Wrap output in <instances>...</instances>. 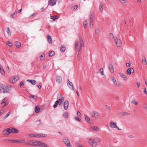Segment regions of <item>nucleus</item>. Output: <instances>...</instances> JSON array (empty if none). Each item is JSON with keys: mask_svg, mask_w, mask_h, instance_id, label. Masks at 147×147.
Instances as JSON below:
<instances>
[{"mask_svg": "<svg viewBox=\"0 0 147 147\" xmlns=\"http://www.w3.org/2000/svg\"><path fill=\"white\" fill-rule=\"evenodd\" d=\"M9 91V87L5 85L0 84V93H7Z\"/></svg>", "mask_w": 147, "mask_h": 147, "instance_id": "nucleus-1", "label": "nucleus"}, {"mask_svg": "<svg viewBox=\"0 0 147 147\" xmlns=\"http://www.w3.org/2000/svg\"><path fill=\"white\" fill-rule=\"evenodd\" d=\"M88 143L92 147H96L97 146V142L95 139H90Z\"/></svg>", "mask_w": 147, "mask_h": 147, "instance_id": "nucleus-2", "label": "nucleus"}, {"mask_svg": "<svg viewBox=\"0 0 147 147\" xmlns=\"http://www.w3.org/2000/svg\"><path fill=\"white\" fill-rule=\"evenodd\" d=\"M63 142L67 147H72L70 144L69 140L67 138H65L63 139Z\"/></svg>", "mask_w": 147, "mask_h": 147, "instance_id": "nucleus-3", "label": "nucleus"}, {"mask_svg": "<svg viewBox=\"0 0 147 147\" xmlns=\"http://www.w3.org/2000/svg\"><path fill=\"white\" fill-rule=\"evenodd\" d=\"M66 82L67 86L71 89L73 91H74V88L72 83L70 82L68 79H67Z\"/></svg>", "mask_w": 147, "mask_h": 147, "instance_id": "nucleus-4", "label": "nucleus"}, {"mask_svg": "<svg viewBox=\"0 0 147 147\" xmlns=\"http://www.w3.org/2000/svg\"><path fill=\"white\" fill-rule=\"evenodd\" d=\"M115 42L117 47H120L122 45V43L121 40L116 37V38L115 40Z\"/></svg>", "mask_w": 147, "mask_h": 147, "instance_id": "nucleus-5", "label": "nucleus"}, {"mask_svg": "<svg viewBox=\"0 0 147 147\" xmlns=\"http://www.w3.org/2000/svg\"><path fill=\"white\" fill-rule=\"evenodd\" d=\"M10 142H11L13 143H24L25 142V140H10Z\"/></svg>", "mask_w": 147, "mask_h": 147, "instance_id": "nucleus-6", "label": "nucleus"}, {"mask_svg": "<svg viewBox=\"0 0 147 147\" xmlns=\"http://www.w3.org/2000/svg\"><path fill=\"white\" fill-rule=\"evenodd\" d=\"M19 132V130L14 128H10V133H16Z\"/></svg>", "mask_w": 147, "mask_h": 147, "instance_id": "nucleus-7", "label": "nucleus"}, {"mask_svg": "<svg viewBox=\"0 0 147 147\" xmlns=\"http://www.w3.org/2000/svg\"><path fill=\"white\" fill-rule=\"evenodd\" d=\"M58 95H59L60 96L59 98L58 97L57 98L59 99L58 100L59 101V105H60L62 104V102L64 100V98L62 95L59 94Z\"/></svg>", "mask_w": 147, "mask_h": 147, "instance_id": "nucleus-8", "label": "nucleus"}, {"mask_svg": "<svg viewBox=\"0 0 147 147\" xmlns=\"http://www.w3.org/2000/svg\"><path fill=\"white\" fill-rule=\"evenodd\" d=\"M79 40L80 43V47L79 51H80L82 47L84 46V43L83 42V39L82 37H80Z\"/></svg>", "mask_w": 147, "mask_h": 147, "instance_id": "nucleus-9", "label": "nucleus"}, {"mask_svg": "<svg viewBox=\"0 0 147 147\" xmlns=\"http://www.w3.org/2000/svg\"><path fill=\"white\" fill-rule=\"evenodd\" d=\"M110 126L112 128H115L117 127V123L115 122L111 121L109 123Z\"/></svg>", "mask_w": 147, "mask_h": 147, "instance_id": "nucleus-10", "label": "nucleus"}, {"mask_svg": "<svg viewBox=\"0 0 147 147\" xmlns=\"http://www.w3.org/2000/svg\"><path fill=\"white\" fill-rule=\"evenodd\" d=\"M3 134L5 136H7L9 134V128L5 129L3 131Z\"/></svg>", "mask_w": 147, "mask_h": 147, "instance_id": "nucleus-11", "label": "nucleus"}, {"mask_svg": "<svg viewBox=\"0 0 147 147\" xmlns=\"http://www.w3.org/2000/svg\"><path fill=\"white\" fill-rule=\"evenodd\" d=\"M134 70L132 68H129L127 70V73L128 75H130L134 73Z\"/></svg>", "mask_w": 147, "mask_h": 147, "instance_id": "nucleus-12", "label": "nucleus"}, {"mask_svg": "<svg viewBox=\"0 0 147 147\" xmlns=\"http://www.w3.org/2000/svg\"><path fill=\"white\" fill-rule=\"evenodd\" d=\"M40 142V141H34L33 140L32 146H39Z\"/></svg>", "mask_w": 147, "mask_h": 147, "instance_id": "nucleus-13", "label": "nucleus"}, {"mask_svg": "<svg viewBox=\"0 0 147 147\" xmlns=\"http://www.w3.org/2000/svg\"><path fill=\"white\" fill-rule=\"evenodd\" d=\"M56 3V1L55 0H49L48 1V5L53 6Z\"/></svg>", "mask_w": 147, "mask_h": 147, "instance_id": "nucleus-14", "label": "nucleus"}, {"mask_svg": "<svg viewBox=\"0 0 147 147\" xmlns=\"http://www.w3.org/2000/svg\"><path fill=\"white\" fill-rule=\"evenodd\" d=\"M69 106V102L68 101L66 100H65L64 103V109L66 110L67 109Z\"/></svg>", "mask_w": 147, "mask_h": 147, "instance_id": "nucleus-15", "label": "nucleus"}, {"mask_svg": "<svg viewBox=\"0 0 147 147\" xmlns=\"http://www.w3.org/2000/svg\"><path fill=\"white\" fill-rule=\"evenodd\" d=\"M55 79L56 82L58 84L62 82V78L60 76H57Z\"/></svg>", "mask_w": 147, "mask_h": 147, "instance_id": "nucleus-16", "label": "nucleus"}, {"mask_svg": "<svg viewBox=\"0 0 147 147\" xmlns=\"http://www.w3.org/2000/svg\"><path fill=\"white\" fill-rule=\"evenodd\" d=\"M108 67L110 71L112 73H113L114 72V70L113 65L111 64H110Z\"/></svg>", "mask_w": 147, "mask_h": 147, "instance_id": "nucleus-17", "label": "nucleus"}, {"mask_svg": "<svg viewBox=\"0 0 147 147\" xmlns=\"http://www.w3.org/2000/svg\"><path fill=\"white\" fill-rule=\"evenodd\" d=\"M19 79V77L18 76H16L13 78L12 83H14L16 82Z\"/></svg>", "mask_w": 147, "mask_h": 147, "instance_id": "nucleus-18", "label": "nucleus"}, {"mask_svg": "<svg viewBox=\"0 0 147 147\" xmlns=\"http://www.w3.org/2000/svg\"><path fill=\"white\" fill-rule=\"evenodd\" d=\"M27 81L29 82L33 85H35L36 83V81L34 80H27Z\"/></svg>", "mask_w": 147, "mask_h": 147, "instance_id": "nucleus-19", "label": "nucleus"}, {"mask_svg": "<svg viewBox=\"0 0 147 147\" xmlns=\"http://www.w3.org/2000/svg\"><path fill=\"white\" fill-rule=\"evenodd\" d=\"M39 146L41 147H49V146L46 144L43 143L42 142L40 141Z\"/></svg>", "mask_w": 147, "mask_h": 147, "instance_id": "nucleus-20", "label": "nucleus"}, {"mask_svg": "<svg viewBox=\"0 0 147 147\" xmlns=\"http://www.w3.org/2000/svg\"><path fill=\"white\" fill-rule=\"evenodd\" d=\"M119 74L121 78H122L124 80H127V78L126 76L123 74L121 73H119Z\"/></svg>", "mask_w": 147, "mask_h": 147, "instance_id": "nucleus-21", "label": "nucleus"}, {"mask_svg": "<svg viewBox=\"0 0 147 147\" xmlns=\"http://www.w3.org/2000/svg\"><path fill=\"white\" fill-rule=\"evenodd\" d=\"M15 44L16 46V48H19L21 45L20 43L18 41H16L15 42Z\"/></svg>", "mask_w": 147, "mask_h": 147, "instance_id": "nucleus-22", "label": "nucleus"}, {"mask_svg": "<svg viewBox=\"0 0 147 147\" xmlns=\"http://www.w3.org/2000/svg\"><path fill=\"white\" fill-rule=\"evenodd\" d=\"M68 113L67 112H66L62 115V116L64 118L67 119L68 117Z\"/></svg>", "mask_w": 147, "mask_h": 147, "instance_id": "nucleus-23", "label": "nucleus"}, {"mask_svg": "<svg viewBox=\"0 0 147 147\" xmlns=\"http://www.w3.org/2000/svg\"><path fill=\"white\" fill-rule=\"evenodd\" d=\"M60 51L62 52H64L66 50V47L64 45H62L60 47Z\"/></svg>", "mask_w": 147, "mask_h": 147, "instance_id": "nucleus-24", "label": "nucleus"}, {"mask_svg": "<svg viewBox=\"0 0 147 147\" xmlns=\"http://www.w3.org/2000/svg\"><path fill=\"white\" fill-rule=\"evenodd\" d=\"M38 134H29V136L31 137H35L38 138Z\"/></svg>", "mask_w": 147, "mask_h": 147, "instance_id": "nucleus-25", "label": "nucleus"}, {"mask_svg": "<svg viewBox=\"0 0 147 147\" xmlns=\"http://www.w3.org/2000/svg\"><path fill=\"white\" fill-rule=\"evenodd\" d=\"M32 142L33 140L29 141L25 143V144L26 145L32 146Z\"/></svg>", "mask_w": 147, "mask_h": 147, "instance_id": "nucleus-26", "label": "nucleus"}, {"mask_svg": "<svg viewBox=\"0 0 147 147\" xmlns=\"http://www.w3.org/2000/svg\"><path fill=\"white\" fill-rule=\"evenodd\" d=\"M0 72L2 75L4 73V71L2 65L0 64Z\"/></svg>", "mask_w": 147, "mask_h": 147, "instance_id": "nucleus-27", "label": "nucleus"}, {"mask_svg": "<svg viewBox=\"0 0 147 147\" xmlns=\"http://www.w3.org/2000/svg\"><path fill=\"white\" fill-rule=\"evenodd\" d=\"M60 103L59 101L57 100L55 102V104L53 105V107L54 108H55Z\"/></svg>", "mask_w": 147, "mask_h": 147, "instance_id": "nucleus-28", "label": "nucleus"}, {"mask_svg": "<svg viewBox=\"0 0 147 147\" xmlns=\"http://www.w3.org/2000/svg\"><path fill=\"white\" fill-rule=\"evenodd\" d=\"M35 112L37 113H38L40 110V108L38 106H36L35 108Z\"/></svg>", "mask_w": 147, "mask_h": 147, "instance_id": "nucleus-29", "label": "nucleus"}, {"mask_svg": "<svg viewBox=\"0 0 147 147\" xmlns=\"http://www.w3.org/2000/svg\"><path fill=\"white\" fill-rule=\"evenodd\" d=\"M38 135V138L45 137H47V135L45 134H39Z\"/></svg>", "mask_w": 147, "mask_h": 147, "instance_id": "nucleus-30", "label": "nucleus"}, {"mask_svg": "<svg viewBox=\"0 0 147 147\" xmlns=\"http://www.w3.org/2000/svg\"><path fill=\"white\" fill-rule=\"evenodd\" d=\"M103 4L102 3H100L99 5V10L100 12H101L103 11Z\"/></svg>", "mask_w": 147, "mask_h": 147, "instance_id": "nucleus-31", "label": "nucleus"}, {"mask_svg": "<svg viewBox=\"0 0 147 147\" xmlns=\"http://www.w3.org/2000/svg\"><path fill=\"white\" fill-rule=\"evenodd\" d=\"M55 55V52L54 51H51L49 53V56L50 57H52L53 55Z\"/></svg>", "mask_w": 147, "mask_h": 147, "instance_id": "nucleus-32", "label": "nucleus"}, {"mask_svg": "<svg viewBox=\"0 0 147 147\" xmlns=\"http://www.w3.org/2000/svg\"><path fill=\"white\" fill-rule=\"evenodd\" d=\"M17 13V11H15V12L12 14L10 16L11 18H13L14 16Z\"/></svg>", "mask_w": 147, "mask_h": 147, "instance_id": "nucleus-33", "label": "nucleus"}, {"mask_svg": "<svg viewBox=\"0 0 147 147\" xmlns=\"http://www.w3.org/2000/svg\"><path fill=\"white\" fill-rule=\"evenodd\" d=\"M142 63L144 65H146L147 64L146 61L144 57L142 59Z\"/></svg>", "mask_w": 147, "mask_h": 147, "instance_id": "nucleus-34", "label": "nucleus"}, {"mask_svg": "<svg viewBox=\"0 0 147 147\" xmlns=\"http://www.w3.org/2000/svg\"><path fill=\"white\" fill-rule=\"evenodd\" d=\"M50 18L53 21H55L56 19L58 18V17L55 16H51Z\"/></svg>", "mask_w": 147, "mask_h": 147, "instance_id": "nucleus-35", "label": "nucleus"}, {"mask_svg": "<svg viewBox=\"0 0 147 147\" xmlns=\"http://www.w3.org/2000/svg\"><path fill=\"white\" fill-rule=\"evenodd\" d=\"M45 55L44 54H43L40 55V60H43L44 58L45 57Z\"/></svg>", "mask_w": 147, "mask_h": 147, "instance_id": "nucleus-36", "label": "nucleus"}, {"mask_svg": "<svg viewBox=\"0 0 147 147\" xmlns=\"http://www.w3.org/2000/svg\"><path fill=\"white\" fill-rule=\"evenodd\" d=\"M87 22L86 20H85L84 22V28H86L87 26Z\"/></svg>", "mask_w": 147, "mask_h": 147, "instance_id": "nucleus-37", "label": "nucleus"}, {"mask_svg": "<svg viewBox=\"0 0 147 147\" xmlns=\"http://www.w3.org/2000/svg\"><path fill=\"white\" fill-rule=\"evenodd\" d=\"M90 19L92 20H93V12L92 11H91L90 12Z\"/></svg>", "mask_w": 147, "mask_h": 147, "instance_id": "nucleus-38", "label": "nucleus"}, {"mask_svg": "<svg viewBox=\"0 0 147 147\" xmlns=\"http://www.w3.org/2000/svg\"><path fill=\"white\" fill-rule=\"evenodd\" d=\"M47 38L48 42L49 43L51 44L52 43V37H47Z\"/></svg>", "mask_w": 147, "mask_h": 147, "instance_id": "nucleus-39", "label": "nucleus"}, {"mask_svg": "<svg viewBox=\"0 0 147 147\" xmlns=\"http://www.w3.org/2000/svg\"><path fill=\"white\" fill-rule=\"evenodd\" d=\"M93 130L98 131L99 130V128L96 126H94L93 128Z\"/></svg>", "mask_w": 147, "mask_h": 147, "instance_id": "nucleus-40", "label": "nucleus"}, {"mask_svg": "<svg viewBox=\"0 0 147 147\" xmlns=\"http://www.w3.org/2000/svg\"><path fill=\"white\" fill-rule=\"evenodd\" d=\"M85 120L87 122H88L90 120V119L87 115H85Z\"/></svg>", "mask_w": 147, "mask_h": 147, "instance_id": "nucleus-41", "label": "nucleus"}, {"mask_svg": "<svg viewBox=\"0 0 147 147\" xmlns=\"http://www.w3.org/2000/svg\"><path fill=\"white\" fill-rule=\"evenodd\" d=\"M111 78L112 81L114 83V84L115 85L117 83L114 77H112Z\"/></svg>", "mask_w": 147, "mask_h": 147, "instance_id": "nucleus-42", "label": "nucleus"}, {"mask_svg": "<svg viewBox=\"0 0 147 147\" xmlns=\"http://www.w3.org/2000/svg\"><path fill=\"white\" fill-rule=\"evenodd\" d=\"M99 71L100 72L101 74V75L102 76H103L104 74V72H103V69L100 68V69H99Z\"/></svg>", "mask_w": 147, "mask_h": 147, "instance_id": "nucleus-43", "label": "nucleus"}, {"mask_svg": "<svg viewBox=\"0 0 147 147\" xmlns=\"http://www.w3.org/2000/svg\"><path fill=\"white\" fill-rule=\"evenodd\" d=\"M100 33V30L98 28H97L95 30V34H98Z\"/></svg>", "mask_w": 147, "mask_h": 147, "instance_id": "nucleus-44", "label": "nucleus"}, {"mask_svg": "<svg viewBox=\"0 0 147 147\" xmlns=\"http://www.w3.org/2000/svg\"><path fill=\"white\" fill-rule=\"evenodd\" d=\"M93 115H92V117H93L94 115H96V116H98V113L96 111H93Z\"/></svg>", "mask_w": 147, "mask_h": 147, "instance_id": "nucleus-45", "label": "nucleus"}, {"mask_svg": "<svg viewBox=\"0 0 147 147\" xmlns=\"http://www.w3.org/2000/svg\"><path fill=\"white\" fill-rule=\"evenodd\" d=\"M131 102L132 103L135 104L136 105H138V102H136V101L135 100L131 101Z\"/></svg>", "mask_w": 147, "mask_h": 147, "instance_id": "nucleus-46", "label": "nucleus"}, {"mask_svg": "<svg viewBox=\"0 0 147 147\" xmlns=\"http://www.w3.org/2000/svg\"><path fill=\"white\" fill-rule=\"evenodd\" d=\"M79 45V44L77 41L75 42V48L76 49H77Z\"/></svg>", "mask_w": 147, "mask_h": 147, "instance_id": "nucleus-47", "label": "nucleus"}, {"mask_svg": "<svg viewBox=\"0 0 147 147\" xmlns=\"http://www.w3.org/2000/svg\"><path fill=\"white\" fill-rule=\"evenodd\" d=\"M143 107L144 108L147 110V105L144 104L143 105Z\"/></svg>", "mask_w": 147, "mask_h": 147, "instance_id": "nucleus-48", "label": "nucleus"}, {"mask_svg": "<svg viewBox=\"0 0 147 147\" xmlns=\"http://www.w3.org/2000/svg\"><path fill=\"white\" fill-rule=\"evenodd\" d=\"M76 145L78 146V147H84L83 146H82L78 142H76Z\"/></svg>", "mask_w": 147, "mask_h": 147, "instance_id": "nucleus-49", "label": "nucleus"}, {"mask_svg": "<svg viewBox=\"0 0 147 147\" xmlns=\"http://www.w3.org/2000/svg\"><path fill=\"white\" fill-rule=\"evenodd\" d=\"M24 81H22L20 84V86L21 87L22 85H24Z\"/></svg>", "mask_w": 147, "mask_h": 147, "instance_id": "nucleus-50", "label": "nucleus"}, {"mask_svg": "<svg viewBox=\"0 0 147 147\" xmlns=\"http://www.w3.org/2000/svg\"><path fill=\"white\" fill-rule=\"evenodd\" d=\"M9 111L6 114V115H5L4 117V118H3V119H6V118H7L9 116Z\"/></svg>", "mask_w": 147, "mask_h": 147, "instance_id": "nucleus-51", "label": "nucleus"}, {"mask_svg": "<svg viewBox=\"0 0 147 147\" xmlns=\"http://www.w3.org/2000/svg\"><path fill=\"white\" fill-rule=\"evenodd\" d=\"M123 4L125 3L126 2L125 0H119Z\"/></svg>", "mask_w": 147, "mask_h": 147, "instance_id": "nucleus-52", "label": "nucleus"}, {"mask_svg": "<svg viewBox=\"0 0 147 147\" xmlns=\"http://www.w3.org/2000/svg\"><path fill=\"white\" fill-rule=\"evenodd\" d=\"M6 98H4L3 99V100L1 102V103L3 104V103H4L6 101Z\"/></svg>", "mask_w": 147, "mask_h": 147, "instance_id": "nucleus-53", "label": "nucleus"}, {"mask_svg": "<svg viewBox=\"0 0 147 147\" xmlns=\"http://www.w3.org/2000/svg\"><path fill=\"white\" fill-rule=\"evenodd\" d=\"M77 115L79 117L81 116V114L79 111H78L77 112Z\"/></svg>", "mask_w": 147, "mask_h": 147, "instance_id": "nucleus-54", "label": "nucleus"}, {"mask_svg": "<svg viewBox=\"0 0 147 147\" xmlns=\"http://www.w3.org/2000/svg\"><path fill=\"white\" fill-rule=\"evenodd\" d=\"M131 64L129 63H126V66L127 67H129L130 66Z\"/></svg>", "mask_w": 147, "mask_h": 147, "instance_id": "nucleus-55", "label": "nucleus"}, {"mask_svg": "<svg viewBox=\"0 0 147 147\" xmlns=\"http://www.w3.org/2000/svg\"><path fill=\"white\" fill-rule=\"evenodd\" d=\"M35 96L34 95H30V98H32L33 99H35Z\"/></svg>", "mask_w": 147, "mask_h": 147, "instance_id": "nucleus-56", "label": "nucleus"}, {"mask_svg": "<svg viewBox=\"0 0 147 147\" xmlns=\"http://www.w3.org/2000/svg\"><path fill=\"white\" fill-rule=\"evenodd\" d=\"M75 119L76 120H77L78 121H81V119L80 118H79L78 117H75Z\"/></svg>", "mask_w": 147, "mask_h": 147, "instance_id": "nucleus-57", "label": "nucleus"}, {"mask_svg": "<svg viewBox=\"0 0 147 147\" xmlns=\"http://www.w3.org/2000/svg\"><path fill=\"white\" fill-rule=\"evenodd\" d=\"M78 5H74L73 7L74 8V9H77L78 7Z\"/></svg>", "mask_w": 147, "mask_h": 147, "instance_id": "nucleus-58", "label": "nucleus"}, {"mask_svg": "<svg viewBox=\"0 0 147 147\" xmlns=\"http://www.w3.org/2000/svg\"><path fill=\"white\" fill-rule=\"evenodd\" d=\"M90 27L91 28H93V23H90Z\"/></svg>", "mask_w": 147, "mask_h": 147, "instance_id": "nucleus-59", "label": "nucleus"}, {"mask_svg": "<svg viewBox=\"0 0 147 147\" xmlns=\"http://www.w3.org/2000/svg\"><path fill=\"white\" fill-rule=\"evenodd\" d=\"M36 122L38 123V125H40L41 123V120L40 119H39L38 121H36Z\"/></svg>", "mask_w": 147, "mask_h": 147, "instance_id": "nucleus-60", "label": "nucleus"}, {"mask_svg": "<svg viewBox=\"0 0 147 147\" xmlns=\"http://www.w3.org/2000/svg\"><path fill=\"white\" fill-rule=\"evenodd\" d=\"M146 88H145L144 90V92L146 94H147V92H146Z\"/></svg>", "mask_w": 147, "mask_h": 147, "instance_id": "nucleus-61", "label": "nucleus"}, {"mask_svg": "<svg viewBox=\"0 0 147 147\" xmlns=\"http://www.w3.org/2000/svg\"><path fill=\"white\" fill-rule=\"evenodd\" d=\"M115 85L117 87H119L121 86V84L120 83H117Z\"/></svg>", "mask_w": 147, "mask_h": 147, "instance_id": "nucleus-62", "label": "nucleus"}, {"mask_svg": "<svg viewBox=\"0 0 147 147\" xmlns=\"http://www.w3.org/2000/svg\"><path fill=\"white\" fill-rule=\"evenodd\" d=\"M137 86L138 88H139L140 86V82H138L137 83Z\"/></svg>", "mask_w": 147, "mask_h": 147, "instance_id": "nucleus-63", "label": "nucleus"}, {"mask_svg": "<svg viewBox=\"0 0 147 147\" xmlns=\"http://www.w3.org/2000/svg\"><path fill=\"white\" fill-rule=\"evenodd\" d=\"M3 141L6 142H9V139H5Z\"/></svg>", "mask_w": 147, "mask_h": 147, "instance_id": "nucleus-64", "label": "nucleus"}]
</instances>
